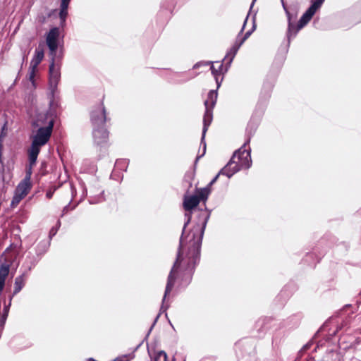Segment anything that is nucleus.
Instances as JSON below:
<instances>
[{
    "label": "nucleus",
    "instance_id": "obj_8",
    "mask_svg": "<svg viewBox=\"0 0 361 361\" xmlns=\"http://www.w3.org/2000/svg\"><path fill=\"white\" fill-rule=\"evenodd\" d=\"M60 65L55 63L54 59L49 66V87L52 92L55 91L60 80Z\"/></svg>",
    "mask_w": 361,
    "mask_h": 361
},
{
    "label": "nucleus",
    "instance_id": "obj_10",
    "mask_svg": "<svg viewBox=\"0 0 361 361\" xmlns=\"http://www.w3.org/2000/svg\"><path fill=\"white\" fill-rule=\"evenodd\" d=\"M59 30L57 27L52 28L47 36V44L50 50L51 55L53 56L56 54L58 48V38Z\"/></svg>",
    "mask_w": 361,
    "mask_h": 361
},
{
    "label": "nucleus",
    "instance_id": "obj_29",
    "mask_svg": "<svg viewBox=\"0 0 361 361\" xmlns=\"http://www.w3.org/2000/svg\"><path fill=\"white\" fill-rule=\"evenodd\" d=\"M255 1H256V0H253L252 4V5H251V7L252 6V5H253V4H254V2H255Z\"/></svg>",
    "mask_w": 361,
    "mask_h": 361
},
{
    "label": "nucleus",
    "instance_id": "obj_12",
    "mask_svg": "<svg viewBox=\"0 0 361 361\" xmlns=\"http://www.w3.org/2000/svg\"><path fill=\"white\" fill-rule=\"evenodd\" d=\"M40 149H41V147H39V150H38L37 153L36 154L35 158L33 160L32 159V153H31L32 145L30 146V149H28L29 167L27 169L26 176H25V178L21 182L27 183L30 185H31L30 178H31V175H32V169L36 164V161H37L38 154L40 152Z\"/></svg>",
    "mask_w": 361,
    "mask_h": 361
},
{
    "label": "nucleus",
    "instance_id": "obj_7",
    "mask_svg": "<svg viewBox=\"0 0 361 361\" xmlns=\"http://www.w3.org/2000/svg\"><path fill=\"white\" fill-rule=\"evenodd\" d=\"M31 189V185L27 183L20 182L17 186L11 206L14 208L18 206L20 202L26 197Z\"/></svg>",
    "mask_w": 361,
    "mask_h": 361
},
{
    "label": "nucleus",
    "instance_id": "obj_6",
    "mask_svg": "<svg viewBox=\"0 0 361 361\" xmlns=\"http://www.w3.org/2000/svg\"><path fill=\"white\" fill-rule=\"evenodd\" d=\"M44 49L41 47L36 48L33 58L30 62L29 72L27 74V78L31 82L32 87H35V77L38 72V65L41 63L44 59Z\"/></svg>",
    "mask_w": 361,
    "mask_h": 361
},
{
    "label": "nucleus",
    "instance_id": "obj_13",
    "mask_svg": "<svg viewBox=\"0 0 361 361\" xmlns=\"http://www.w3.org/2000/svg\"><path fill=\"white\" fill-rule=\"evenodd\" d=\"M200 203V198L197 195H189L184 197L183 207L186 211L195 208Z\"/></svg>",
    "mask_w": 361,
    "mask_h": 361
},
{
    "label": "nucleus",
    "instance_id": "obj_25",
    "mask_svg": "<svg viewBox=\"0 0 361 361\" xmlns=\"http://www.w3.org/2000/svg\"><path fill=\"white\" fill-rule=\"evenodd\" d=\"M70 2V0H61V3L63 4L64 8L66 7V4H68Z\"/></svg>",
    "mask_w": 361,
    "mask_h": 361
},
{
    "label": "nucleus",
    "instance_id": "obj_3",
    "mask_svg": "<svg viewBox=\"0 0 361 361\" xmlns=\"http://www.w3.org/2000/svg\"><path fill=\"white\" fill-rule=\"evenodd\" d=\"M324 1V0H312V4L311 6L302 15L297 25H295L296 15H292L289 11H286L288 20V27L287 32V37L288 40H290L293 37H295L298 31L300 30L309 23V21L312 19V16L314 15L316 11L321 7Z\"/></svg>",
    "mask_w": 361,
    "mask_h": 361
},
{
    "label": "nucleus",
    "instance_id": "obj_16",
    "mask_svg": "<svg viewBox=\"0 0 361 361\" xmlns=\"http://www.w3.org/2000/svg\"><path fill=\"white\" fill-rule=\"evenodd\" d=\"M9 273V267L8 265H2L0 267V295L4 289L5 281Z\"/></svg>",
    "mask_w": 361,
    "mask_h": 361
},
{
    "label": "nucleus",
    "instance_id": "obj_28",
    "mask_svg": "<svg viewBox=\"0 0 361 361\" xmlns=\"http://www.w3.org/2000/svg\"><path fill=\"white\" fill-rule=\"evenodd\" d=\"M51 195H52V194H51V192H47V197H49V198H51Z\"/></svg>",
    "mask_w": 361,
    "mask_h": 361
},
{
    "label": "nucleus",
    "instance_id": "obj_2",
    "mask_svg": "<svg viewBox=\"0 0 361 361\" xmlns=\"http://www.w3.org/2000/svg\"><path fill=\"white\" fill-rule=\"evenodd\" d=\"M56 118L55 109L50 108L47 112L39 113L33 121L32 126L38 129L31 137L32 160L35 158L39 147L45 145L49 140Z\"/></svg>",
    "mask_w": 361,
    "mask_h": 361
},
{
    "label": "nucleus",
    "instance_id": "obj_20",
    "mask_svg": "<svg viewBox=\"0 0 361 361\" xmlns=\"http://www.w3.org/2000/svg\"><path fill=\"white\" fill-rule=\"evenodd\" d=\"M11 303H9L8 305H10ZM8 307L9 306H6L4 308V311H3V313L1 315L0 317V327L1 328H3L4 326V324L6 322V320L7 319V317H8Z\"/></svg>",
    "mask_w": 361,
    "mask_h": 361
},
{
    "label": "nucleus",
    "instance_id": "obj_14",
    "mask_svg": "<svg viewBox=\"0 0 361 361\" xmlns=\"http://www.w3.org/2000/svg\"><path fill=\"white\" fill-rule=\"evenodd\" d=\"M222 68L223 65L220 62H215V64H212L210 67L212 71V73L215 78L216 82L217 84V87L220 86L222 78L219 80V77L222 74Z\"/></svg>",
    "mask_w": 361,
    "mask_h": 361
},
{
    "label": "nucleus",
    "instance_id": "obj_21",
    "mask_svg": "<svg viewBox=\"0 0 361 361\" xmlns=\"http://www.w3.org/2000/svg\"><path fill=\"white\" fill-rule=\"evenodd\" d=\"M161 357H163L164 361H169L167 354L164 350H160L157 353L154 361H158L159 359H161Z\"/></svg>",
    "mask_w": 361,
    "mask_h": 361
},
{
    "label": "nucleus",
    "instance_id": "obj_24",
    "mask_svg": "<svg viewBox=\"0 0 361 361\" xmlns=\"http://www.w3.org/2000/svg\"><path fill=\"white\" fill-rule=\"evenodd\" d=\"M222 174V173H221V171L219 172V173L212 180V181L209 183L208 187H210L211 185H212L218 179L219 176Z\"/></svg>",
    "mask_w": 361,
    "mask_h": 361
},
{
    "label": "nucleus",
    "instance_id": "obj_17",
    "mask_svg": "<svg viewBox=\"0 0 361 361\" xmlns=\"http://www.w3.org/2000/svg\"><path fill=\"white\" fill-rule=\"evenodd\" d=\"M25 277L23 275L19 276L16 278L14 283L13 294L19 293L25 286Z\"/></svg>",
    "mask_w": 361,
    "mask_h": 361
},
{
    "label": "nucleus",
    "instance_id": "obj_11",
    "mask_svg": "<svg viewBox=\"0 0 361 361\" xmlns=\"http://www.w3.org/2000/svg\"><path fill=\"white\" fill-rule=\"evenodd\" d=\"M108 132L104 126L93 128V137L94 142L100 145L106 142L108 139Z\"/></svg>",
    "mask_w": 361,
    "mask_h": 361
},
{
    "label": "nucleus",
    "instance_id": "obj_5",
    "mask_svg": "<svg viewBox=\"0 0 361 361\" xmlns=\"http://www.w3.org/2000/svg\"><path fill=\"white\" fill-rule=\"evenodd\" d=\"M237 164L240 169H247L252 164L250 151L245 146L236 151L230 160V165Z\"/></svg>",
    "mask_w": 361,
    "mask_h": 361
},
{
    "label": "nucleus",
    "instance_id": "obj_15",
    "mask_svg": "<svg viewBox=\"0 0 361 361\" xmlns=\"http://www.w3.org/2000/svg\"><path fill=\"white\" fill-rule=\"evenodd\" d=\"M240 169V166L237 164H233L230 165V161L227 165L221 170L222 175L226 176L228 178H231L235 173L239 171Z\"/></svg>",
    "mask_w": 361,
    "mask_h": 361
},
{
    "label": "nucleus",
    "instance_id": "obj_27",
    "mask_svg": "<svg viewBox=\"0 0 361 361\" xmlns=\"http://www.w3.org/2000/svg\"><path fill=\"white\" fill-rule=\"evenodd\" d=\"M114 361H129L126 358H119V359H116Z\"/></svg>",
    "mask_w": 361,
    "mask_h": 361
},
{
    "label": "nucleus",
    "instance_id": "obj_23",
    "mask_svg": "<svg viewBox=\"0 0 361 361\" xmlns=\"http://www.w3.org/2000/svg\"><path fill=\"white\" fill-rule=\"evenodd\" d=\"M251 33H252V31H247L245 33V36L240 41H238V43L242 45L244 43V42L250 37Z\"/></svg>",
    "mask_w": 361,
    "mask_h": 361
},
{
    "label": "nucleus",
    "instance_id": "obj_1",
    "mask_svg": "<svg viewBox=\"0 0 361 361\" xmlns=\"http://www.w3.org/2000/svg\"><path fill=\"white\" fill-rule=\"evenodd\" d=\"M185 216L188 219L185 223L180 239V247L176 261L168 277L164 301L173 287L177 273L185 271L190 274L199 259L200 245L209 214L207 212H202L200 214L199 222L188 233H186L185 228L190 221V212L186 213Z\"/></svg>",
    "mask_w": 361,
    "mask_h": 361
},
{
    "label": "nucleus",
    "instance_id": "obj_4",
    "mask_svg": "<svg viewBox=\"0 0 361 361\" xmlns=\"http://www.w3.org/2000/svg\"><path fill=\"white\" fill-rule=\"evenodd\" d=\"M217 92L214 90H211L208 93L207 99L204 102L205 112L203 118V129L201 141V143L204 145V152L202 155L204 154L206 149V144L205 142H203V140H204L205 134L208 129V127L209 126L212 121V110L214 106H215Z\"/></svg>",
    "mask_w": 361,
    "mask_h": 361
},
{
    "label": "nucleus",
    "instance_id": "obj_19",
    "mask_svg": "<svg viewBox=\"0 0 361 361\" xmlns=\"http://www.w3.org/2000/svg\"><path fill=\"white\" fill-rule=\"evenodd\" d=\"M197 193L198 195H197L199 197L200 200L207 199L210 193V188L208 186L207 188H202L198 190Z\"/></svg>",
    "mask_w": 361,
    "mask_h": 361
},
{
    "label": "nucleus",
    "instance_id": "obj_18",
    "mask_svg": "<svg viewBox=\"0 0 361 361\" xmlns=\"http://www.w3.org/2000/svg\"><path fill=\"white\" fill-rule=\"evenodd\" d=\"M241 47V44L238 43V40H237L233 47L229 49L227 52V54L225 57V59L229 58V63H231L236 53L238 52L239 48Z\"/></svg>",
    "mask_w": 361,
    "mask_h": 361
},
{
    "label": "nucleus",
    "instance_id": "obj_22",
    "mask_svg": "<svg viewBox=\"0 0 361 361\" xmlns=\"http://www.w3.org/2000/svg\"><path fill=\"white\" fill-rule=\"evenodd\" d=\"M68 4H66V7L64 8L63 4H61V11H60V18L61 20H64L67 14H68Z\"/></svg>",
    "mask_w": 361,
    "mask_h": 361
},
{
    "label": "nucleus",
    "instance_id": "obj_9",
    "mask_svg": "<svg viewBox=\"0 0 361 361\" xmlns=\"http://www.w3.org/2000/svg\"><path fill=\"white\" fill-rule=\"evenodd\" d=\"M91 121L93 128L104 126L106 121V111L103 104L99 105L92 111Z\"/></svg>",
    "mask_w": 361,
    "mask_h": 361
},
{
    "label": "nucleus",
    "instance_id": "obj_26",
    "mask_svg": "<svg viewBox=\"0 0 361 361\" xmlns=\"http://www.w3.org/2000/svg\"><path fill=\"white\" fill-rule=\"evenodd\" d=\"M56 231H57L56 229L52 228L50 231V234L52 235H54L56 233Z\"/></svg>",
    "mask_w": 361,
    "mask_h": 361
}]
</instances>
